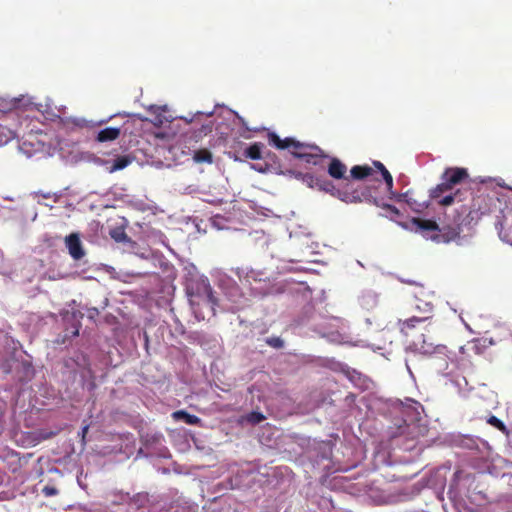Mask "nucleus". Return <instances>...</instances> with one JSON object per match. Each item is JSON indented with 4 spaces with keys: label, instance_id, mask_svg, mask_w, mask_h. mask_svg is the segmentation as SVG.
<instances>
[{
    "label": "nucleus",
    "instance_id": "nucleus-1",
    "mask_svg": "<svg viewBox=\"0 0 512 512\" xmlns=\"http://www.w3.org/2000/svg\"><path fill=\"white\" fill-rule=\"evenodd\" d=\"M468 179L469 173L466 168L448 167L441 175V183L430 190L429 196L441 206L463 202L467 196L471 195V192L461 189L453 192V190L457 185L466 182Z\"/></svg>",
    "mask_w": 512,
    "mask_h": 512
},
{
    "label": "nucleus",
    "instance_id": "nucleus-2",
    "mask_svg": "<svg viewBox=\"0 0 512 512\" xmlns=\"http://www.w3.org/2000/svg\"><path fill=\"white\" fill-rule=\"evenodd\" d=\"M267 139H268L269 145H271L279 150L288 149L290 151V153L295 158H298V159H299L300 154L307 153L309 150L322 152L321 148L318 147L317 145L303 143V142L297 141L291 137L281 139L275 132H268Z\"/></svg>",
    "mask_w": 512,
    "mask_h": 512
},
{
    "label": "nucleus",
    "instance_id": "nucleus-3",
    "mask_svg": "<svg viewBox=\"0 0 512 512\" xmlns=\"http://www.w3.org/2000/svg\"><path fill=\"white\" fill-rule=\"evenodd\" d=\"M434 295L431 292H426L423 288H416L409 300V307L412 311H415L425 319H429L432 316L434 309Z\"/></svg>",
    "mask_w": 512,
    "mask_h": 512
},
{
    "label": "nucleus",
    "instance_id": "nucleus-4",
    "mask_svg": "<svg viewBox=\"0 0 512 512\" xmlns=\"http://www.w3.org/2000/svg\"><path fill=\"white\" fill-rule=\"evenodd\" d=\"M371 192L369 187L358 185L355 187L351 183H346L338 193V199L346 203L371 202Z\"/></svg>",
    "mask_w": 512,
    "mask_h": 512
},
{
    "label": "nucleus",
    "instance_id": "nucleus-5",
    "mask_svg": "<svg viewBox=\"0 0 512 512\" xmlns=\"http://www.w3.org/2000/svg\"><path fill=\"white\" fill-rule=\"evenodd\" d=\"M414 349L423 355L431 356V360L434 363L437 359H440V363L438 365V369L444 371L448 368V361L446 358L438 357V354L445 355L446 347L445 346H436L434 347L432 343H426L425 340L422 343L414 342Z\"/></svg>",
    "mask_w": 512,
    "mask_h": 512
},
{
    "label": "nucleus",
    "instance_id": "nucleus-6",
    "mask_svg": "<svg viewBox=\"0 0 512 512\" xmlns=\"http://www.w3.org/2000/svg\"><path fill=\"white\" fill-rule=\"evenodd\" d=\"M187 295L190 297V301L193 303L194 298H202L203 300L215 303L212 288L207 280H202L196 283V288L193 285L187 287Z\"/></svg>",
    "mask_w": 512,
    "mask_h": 512
},
{
    "label": "nucleus",
    "instance_id": "nucleus-7",
    "mask_svg": "<svg viewBox=\"0 0 512 512\" xmlns=\"http://www.w3.org/2000/svg\"><path fill=\"white\" fill-rule=\"evenodd\" d=\"M461 228L459 225H444L440 227L435 235L432 236V241L435 243H449L455 241L460 237Z\"/></svg>",
    "mask_w": 512,
    "mask_h": 512
},
{
    "label": "nucleus",
    "instance_id": "nucleus-8",
    "mask_svg": "<svg viewBox=\"0 0 512 512\" xmlns=\"http://www.w3.org/2000/svg\"><path fill=\"white\" fill-rule=\"evenodd\" d=\"M495 227L498 231L499 237L512 245V210L508 212V215L497 216Z\"/></svg>",
    "mask_w": 512,
    "mask_h": 512
},
{
    "label": "nucleus",
    "instance_id": "nucleus-9",
    "mask_svg": "<svg viewBox=\"0 0 512 512\" xmlns=\"http://www.w3.org/2000/svg\"><path fill=\"white\" fill-rule=\"evenodd\" d=\"M411 224L415 227L417 232H420L425 238L432 240V236L437 233L438 224L431 219H422L414 217L411 219Z\"/></svg>",
    "mask_w": 512,
    "mask_h": 512
},
{
    "label": "nucleus",
    "instance_id": "nucleus-10",
    "mask_svg": "<svg viewBox=\"0 0 512 512\" xmlns=\"http://www.w3.org/2000/svg\"><path fill=\"white\" fill-rule=\"evenodd\" d=\"M65 244L70 256L74 260L78 261L85 256V250L77 233H71L70 235L66 236Z\"/></svg>",
    "mask_w": 512,
    "mask_h": 512
},
{
    "label": "nucleus",
    "instance_id": "nucleus-11",
    "mask_svg": "<svg viewBox=\"0 0 512 512\" xmlns=\"http://www.w3.org/2000/svg\"><path fill=\"white\" fill-rule=\"evenodd\" d=\"M327 171L334 179H346L347 166L338 158H331Z\"/></svg>",
    "mask_w": 512,
    "mask_h": 512
},
{
    "label": "nucleus",
    "instance_id": "nucleus-12",
    "mask_svg": "<svg viewBox=\"0 0 512 512\" xmlns=\"http://www.w3.org/2000/svg\"><path fill=\"white\" fill-rule=\"evenodd\" d=\"M148 112L150 114V118H145L143 121H149L156 127H161L168 121L164 115L165 109L160 106L152 105L148 108Z\"/></svg>",
    "mask_w": 512,
    "mask_h": 512
},
{
    "label": "nucleus",
    "instance_id": "nucleus-13",
    "mask_svg": "<svg viewBox=\"0 0 512 512\" xmlns=\"http://www.w3.org/2000/svg\"><path fill=\"white\" fill-rule=\"evenodd\" d=\"M121 134L120 128L107 127L98 132L96 140L98 142H110L116 140Z\"/></svg>",
    "mask_w": 512,
    "mask_h": 512
},
{
    "label": "nucleus",
    "instance_id": "nucleus-14",
    "mask_svg": "<svg viewBox=\"0 0 512 512\" xmlns=\"http://www.w3.org/2000/svg\"><path fill=\"white\" fill-rule=\"evenodd\" d=\"M172 418L176 421H184L186 424L189 425H200L201 423V419L198 416L189 414L184 410H178L173 412Z\"/></svg>",
    "mask_w": 512,
    "mask_h": 512
},
{
    "label": "nucleus",
    "instance_id": "nucleus-15",
    "mask_svg": "<svg viewBox=\"0 0 512 512\" xmlns=\"http://www.w3.org/2000/svg\"><path fill=\"white\" fill-rule=\"evenodd\" d=\"M322 152L309 150L307 153L300 154L299 159L303 160L305 163L318 166L321 165L322 158L326 157L322 154Z\"/></svg>",
    "mask_w": 512,
    "mask_h": 512
},
{
    "label": "nucleus",
    "instance_id": "nucleus-16",
    "mask_svg": "<svg viewBox=\"0 0 512 512\" xmlns=\"http://www.w3.org/2000/svg\"><path fill=\"white\" fill-rule=\"evenodd\" d=\"M425 317L420 316L415 313L408 319L404 321H399L400 331L404 334H407L409 329H412L416 326V324L426 321Z\"/></svg>",
    "mask_w": 512,
    "mask_h": 512
},
{
    "label": "nucleus",
    "instance_id": "nucleus-17",
    "mask_svg": "<svg viewBox=\"0 0 512 512\" xmlns=\"http://www.w3.org/2000/svg\"><path fill=\"white\" fill-rule=\"evenodd\" d=\"M263 143L255 142L244 150L243 155L251 160H259L262 158Z\"/></svg>",
    "mask_w": 512,
    "mask_h": 512
},
{
    "label": "nucleus",
    "instance_id": "nucleus-18",
    "mask_svg": "<svg viewBox=\"0 0 512 512\" xmlns=\"http://www.w3.org/2000/svg\"><path fill=\"white\" fill-rule=\"evenodd\" d=\"M372 172L373 169L368 165H356L353 166L350 170L351 177L356 180H362L370 176Z\"/></svg>",
    "mask_w": 512,
    "mask_h": 512
},
{
    "label": "nucleus",
    "instance_id": "nucleus-19",
    "mask_svg": "<svg viewBox=\"0 0 512 512\" xmlns=\"http://www.w3.org/2000/svg\"><path fill=\"white\" fill-rule=\"evenodd\" d=\"M321 191L330 193L332 196L338 198V193H341L342 188H337L333 182L326 178H320V182L317 187Z\"/></svg>",
    "mask_w": 512,
    "mask_h": 512
},
{
    "label": "nucleus",
    "instance_id": "nucleus-20",
    "mask_svg": "<svg viewBox=\"0 0 512 512\" xmlns=\"http://www.w3.org/2000/svg\"><path fill=\"white\" fill-rule=\"evenodd\" d=\"M193 159L197 163H212V153L207 149H199L195 151Z\"/></svg>",
    "mask_w": 512,
    "mask_h": 512
},
{
    "label": "nucleus",
    "instance_id": "nucleus-21",
    "mask_svg": "<svg viewBox=\"0 0 512 512\" xmlns=\"http://www.w3.org/2000/svg\"><path fill=\"white\" fill-rule=\"evenodd\" d=\"M131 162L132 159L129 156H119L114 160L113 165L109 171L112 173L118 170H122L126 168Z\"/></svg>",
    "mask_w": 512,
    "mask_h": 512
},
{
    "label": "nucleus",
    "instance_id": "nucleus-22",
    "mask_svg": "<svg viewBox=\"0 0 512 512\" xmlns=\"http://www.w3.org/2000/svg\"><path fill=\"white\" fill-rule=\"evenodd\" d=\"M16 136L15 131L0 124V146L7 144Z\"/></svg>",
    "mask_w": 512,
    "mask_h": 512
},
{
    "label": "nucleus",
    "instance_id": "nucleus-23",
    "mask_svg": "<svg viewBox=\"0 0 512 512\" xmlns=\"http://www.w3.org/2000/svg\"><path fill=\"white\" fill-rule=\"evenodd\" d=\"M487 423L490 424L491 426H493L494 428H496L497 430L501 431L506 436H509V430H508L507 426L496 416L491 415L487 419Z\"/></svg>",
    "mask_w": 512,
    "mask_h": 512
},
{
    "label": "nucleus",
    "instance_id": "nucleus-24",
    "mask_svg": "<svg viewBox=\"0 0 512 512\" xmlns=\"http://www.w3.org/2000/svg\"><path fill=\"white\" fill-rule=\"evenodd\" d=\"M213 126L214 125H213L212 121H210L206 124H202L201 127L195 132V138L199 139V138H202L203 136L208 135L209 133L212 132Z\"/></svg>",
    "mask_w": 512,
    "mask_h": 512
},
{
    "label": "nucleus",
    "instance_id": "nucleus-25",
    "mask_svg": "<svg viewBox=\"0 0 512 512\" xmlns=\"http://www.w3.org/2000/svg\"><path fill=\"white\" fill-rule=\"evenodd\" d=\"M110 235L116 242L128 241V236L122 229H114L111 231Z\"/></svg>",
    "mask_w": 512,
    "mask_h": 512
},
{
    "label": "nucleus",
    "instance_id": "nucleus-26",
    "mask_svg": "<svg viewBox=\"0 0 512 512\" xmlns=\"http://www.w3.org/2000/svg\"><path fill=\"white\" fill-rule=\"evenodd\" d=\"M321 177L314 176L313 174H305L303 177L304 182H306L309 187L311 188H317L318 184L320 182Z\"/></svg>",
    "mask_w": 512,
    "mask_h": 512
},
{
    "label": "nucleus",
    "instance_id": "nucleus-27",
    "mask_svg": "<svg viewBox=\"0 0 512 512\" xmlns=\"http://www.w3.org/2000/svg\"><path fill=\"white\" fill-rule=\"evenodd\" d=\"M381 174L383 176V179L387 185V189L389 190V192L391 194L392 193V188H393V177L392 175L390 174V172L386 169V168H383V171H381Z\"/></svg>",
    "mask_w": 512,
    "mask_h": 512
},
{
    "label": "nucleus",
    "instance_id": "nucleus-28",
    "mask_svg": "<svg viewBox=\"0 0 512 512\" xmlns=\"http://www.w3.org/2000/svg\"><path fill=\"white\" fill-rule=\"evenodd\" d=\"M266 343L276 349L283 348L284 341L280 337H270L266 339Z\"/></svg>",
    "mask_w": 512,
    "mask_h": 512
},
{
    "label": "nucleus",
    "instance_id": "nucleus-29",
    "mask_svg": "<svg viewBox=\"0 0 512 512\" xmlns=\"http://www.w3.org/2000/svg\"><path fill=\"white\" fill-rule=\"evenodd\" d=\"M36 196H41L42 198H45V199H50L52 198L53 199V202H58L60 197H61V194L59 193H52V192H43V191H38L35 193Z\"/></svg>",
    "mask_w": 512,
    "mask_h": 512
},
{
    "label": "nucleus",
    "instance_id": "nucleus-30",
    "mask_svg": "<svg viewBox=\"0 0 512 512\" xmlns=\"http://www.w3.org/2000/svg\"><path fill=\"white\" fill-rule=\"evenodd\" d=\"M265 419L264 415L260 412H251L247 416V420L252 424H258Z\"/></svg>",
    "mask_w": 512,
    "mask_h": 512
},
{
    "label": "nucleus",
    "instance_id": "nucleus-31",
    "mask_svg": "<svg viewBox=\"0 0 512 512\" xmlns=\"http://www.w3.org/2000/svg\"><path fill=\"white\" fill-rule=\"evenodd\" d=\"M407 204L416 212H421L424 208L427 207V205H421L418 204L415 200L412 198L406 199Z\"/></svg>",
    "mask_w": 512,
    "mask_h": 512
},
{
    "label": "nucleus",
    "instance_id": "nucleus-32",
    "mask_svg": "<svg viewBox=\"0 0 512 512\" xmlns=\"http://www.w3.org/2000/svg\"><path fill=\"white\" fill-rule=\"evenodd\" d=\"M42 492L45 496L47 497H51V496H55L58 494V489L53 487V486H45L43 489H42Z\"/></svg>",
    "mask_w": 512,
    "mask_h": 512
},
{
    "label": "nucleus",
    "instance_id": "nucleus-33",
    "mask_svg": "<svg viewBox=\"0 0 512 512\" xmlns=\"http://www.w3.org/2000/svg\"><path fill=\"white\" fill-rule=\"evenodd\" d=\"M384 209H386L387 211L395 214V215H399L400 214V211L399 209L394 206V205H391V204H383L382 206Z\"/></svg>",
    "mask_w": 512,
    "mask_h": 512
},
{
    "label": "nucleus",
    "instance_id": "nucleus-34",
    "mask_svg": "<svg viewBox=\"0 0 512 512\" xmlns=\"http://www.w3.org/2000/svg\"><path fill=\"white\" fill-rule=\"evenodd\" d=\"M255 170H257L258 172H261V173H264L267 171V165H265L264 167L262 165H253L252 166Z\"/></svg>",
    "mask_w": 512,
    "mask_h": 512
},
{
    "label": "nucleus",
    "instance_id": "nucleus-35",
    "mask_svg": "<svg viewBox=\"0 0 512 512\" xmlns=\"http://www.w3.org/2000/svg\"><path fill=\"white\" fill-rule=\"evenodd\" d=\"M88 429H89V426H88V425H86V426H84V427L82 428V430H81V436H82V440H83V441L85 440V436H86V434H87V432H88Z\"/></svg>",
    "mask_w": 512,
    "mask_h": 512
},
{
    "label": "nucleus",
    "instance_id": "nucleus-36",
    "mask_svg": "<svg viewBox=\"0 0 512 512\" xmlns=\"http://www.w3.org/2000/svg\"><path fill=\"white\" fill-rule=\"evenodd\" d=\"M374 166L381 171H383V168H385V166L380 162V161H375L374 162Z\"/></svg>",
    "mask_w": 512,
    "mask_h": 512
},
{
    "label": "nucleus",
    "instance_id": "nucleus-37",
    "mask_svg": "<svg viewBox=\"0 0 512 512\" xmlns=\"http://www.w3.org/2000/svg\"><path fill=\"white\" fill-rule=\"evenodd\" d=\"M355 376H357V377H358V379H360V375H359V374H357V373L354 371L352 374H349V378H350V380H351V381H354Z\"/></svg>",
    "mask_w": 512,
    "mask_h": 512
},
{
    "label": "nucleus",
    "instance_id": "nucleus-38",
    "mask_svg": "<svg viewBox=\"0 0 512 512\" xmlns=\"http://www.w3.org/2000/svg\"><path fill=\"white\" fill-rule=\"evenodd\" d=\"M10 104H11L10 113L14 114L13 108L15 107V100L13 102H11Z\"/></svg>",
    "mask_w": 512,
    "mask_h": 512
}]
</instances>
